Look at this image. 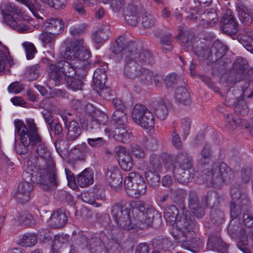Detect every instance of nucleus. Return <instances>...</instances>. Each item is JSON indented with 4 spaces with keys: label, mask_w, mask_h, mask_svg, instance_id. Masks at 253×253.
<instances>
[{
    "label": "nucleus",
    "mask_w": 253,
    "mask_h": 253,
    "mask_svg": "<svg viewBox=\"0 0 253 253\" xmlns=\"http://www.w3.org/2000/svg\"><path fill=\"white\" fill-rule=\"evenodd\" d=\"M116 152L121 168L125 171L130 170L133 167V163L129 153L123 146L117 147Z\"/></svg>",
    "instance_id": "obj_17"
},
{
    "label": "nucleus",
    "mask_w": 253,
    "mask_h": 253,
    "mask_svg": "<svg viewBox=\"0 0 253 253\" xmlns=\"http://www.w3.org/2000/svg\"><path fill=\"white\" fill-rule=\"evenodd\" d=\"M133 212L134 213L133 219L132 221V225L134 228V226L140 229H144L150 225L152 223V217L150 216L151 213L147 211H141L138 209H135Z\"/></svg>",
    "instance_id": "obj_13"
},
{
    "label": "nucleus",
    "mask_w": 253,
    "mask_h": 253,
    "mask_svg": "<svg viewBox=\"0 0 253 253\" xmlns=\"http://www.w3.org/2000/svg\"><path fill=\"white\" fill-rule=\"evenodd\" d=\"M87 142L90 146L94 148L100 147L105 145L106 142V140L101 137L94 138H88Z\"/></svg>",
    "instance_id": "obj_54"
},
{
    "label": "nucleus",
    "mask_w": 253,
    "mask_h": 253,
    "mask_svg": "<svg viewBox=\"0 0 253 253\" xmlns=\"http://www.w3.org/2000/svg\"><path fill=\"white\" fill-rule=\"evenodd\" d=\"M186 196L185 191L183 189H177L173 193V198L176 202H182Z\"/></svg>",
    "instance_id": "obj_58"
},
{
    "label": "nucleus",
    "mask_w": 253,
    "mask_h": 253,
    "mask_svg": "<svg viewBox=\"0 0 253 253\" xmlns=\"http://www.w3.org/2000/svg\"><path fill=\"white\" fill-rule=\"evenodd\" d=\"M2 22L19 33H25L29 30L28 25L25 23L18 24L13 17L9 14L3 13Z\"/></svg>",
    "instance_id": "obj_23"
},
{
    "label": "nucleus",
    "mask_w": 253,
    "mask_h": 253,
    "mask_svg": "<svg viewBox=\"0 0 253 253\" xmlns=\"http://www.w3.org/2000/svg\"><path fill=\"white\" fill-rule=\"evenodd\" d=\"M106 80L107 74L106 71L102 69H97L94 73L93 81L96 87L102 89L100 92V95L102 96H103V94L105 91H107V90H104ZM104 97L107 99L106 96L104 95Z\"/></svg>",
    "instance_id": "obj_20"
},
{
    "label": "nucleus",
    "mask_w": 253,
    "mask_h": 253,
    "mask_svg": "<svg viewBox=\"0 0 253 253\" xmlns=\"http://www.w3.org/2000/svg\"><path fill=\"white\" fill-rule=\"evenodd\" d=\"M35 173V182L38 183L41 188L45 191L51 190L56 187L59 184L53 163L46 165L45 168Z\"/></svg>",
    "instance_id": "obj_6"
},
{
    "label": "nucleus",
    "mask_w": 253,
    "mask_h": 253,
    "mask_svg": "<svg viewBox=\"0 0 253 253\" xmlns=\"http://www.w3.org/2000/svg\"><path fill=\"white\" fill-rule=\"evenodd\" d=\"M36 152L40 158L45 161L46 165L53 163L50 152L44 144H40L37 147Z\"/></svg>",
    "instance_id": "obj_38"
},
{
    "label": "nucleus",
    "mask_w": 253,
    "mask_h": 253,
    "mask_svg": "<svg viewBox=\"0 0 253 253\" xmlns=\"http://www.w3.org/2000/svg\"><path fill=\"white\" fill-rule=\"evenodd\" d=\"M211 51L214 53L217 58H220L225 54L226 47L219 42H214L211 48Z\"/></svg>",
    "instance_id": "obj_46"
},
{
    "label": "nucleus",
    "mask_w": 253,
    "mask_h": 253,
    "mask_svg": "<svg viewBox=\"0 0 253 253\" xmlns=\"http://www.w3.org/2000/svg\"><path fill=\"white\" fill-rule=\"evenodd\" d=\"M15 220L19 224L25 226H32L35 224L33 216L27 211H22L19 213Z\"/></svg>",
    "instance_id": "obj_34"
},
{
    "label": "nucleus",
    "mask_w": 253,
    "mask_h": 253,
    "mask_svg": "<svg viewBox=\"0 0 253 253\" xmlns=\"http://www.w3.org/2000/svg\"><path fill=\"white\" fill-rule=\"evenodd\" d=\"M171 40L169 36H164L161 40L163 50L169 51L172 49V45L171 43Z\"/></svg>",
    "instance_id": "obj_55"
},
{
    "label": "nucleus",
    "mask_w": 253,
    "mask_h": 253,
    "mask_svg": "<svg viewBox=\"0 0 253 253\" xmlns=\"http://www.w3.org/2000/svg\"><path fill=\"white\" fill-rule=\"evenodd\" d=\"M149 185L154 188L159 185L160 182V177L157 174L150 172L146 175Z\"/></svg>",
    "instance_id": "obj_51"
},
{
    "label": "nucleus",
    "mask_w": 253,
    "mask_h": 253,
    "mask_svg": "<svg viewBox=\"0 0 253 253\" xmlns=\"http://www.w3.org/2000/svg\"><path fill=\"white\" fill-rule=\"evenodd\" d=\"M40 70V66L39 65H35L30 67L28 69L29 73V78L30 80H36L39 76Z\"/></svg>",
    "instance_id": "obj_57"
},
{
    "label": "nucleus",
    "mask_w": 253,
    "mask_h": 253,
    "mask_svg": "<svg viewBox=\"0 0 253 253\" xmlns=\"http://www.w3.org/2000/svg\"><path fill=\"white\" fill-rule=\"evenodd\" d=\"M26 52V57L28 59H31L34 58L37 50L34 45L29 42H24L22 44Z\"/></svg>",
    "instance_id": "obj_48"
},
{
    "label": "nucleus",
    "mask_w": 253,
    "mask_h": 253,
    "mask_svg": "<svg viewBox=\"0 0 253 253\" xmlns=\"http://www.w3.org/2000/svg\"><path fill=\"white\" fill-rule=\"evenodd\" d=\"M127 42L124 37H119L116 42V43L112 47V51L115 54L121 53L122 57L124 50L126 49H128V50L132 52V49L136 48V43L134 42H129L127 44L125 48V46Z\"/></svg>",
    "instance_id": "obj_22"
},
{
    "label": "nucleus",
    "mask_w": 253,
    "mask_h": 253,
    "mask_svg": "<svg viewBox=\"0 0 253 253\" xmlns=\"http://www.w3.org/2000/svg\"><path fill=\"white\" fill-rule=\"evenodd\" d=\"M231 173L225 163H214L207 169L205 178L208 184L218 185L229 178Z\"/></svg>",
    "instance_id": "obj_8"
},
{
    "label": "nucleus",
    "mask_w": 253,
    "mask_h": 253,
    "mask_svg": "<svg viewBox=\"0 0 253 253\" xmlns=\"http://www.w3.org/2000/svg\"><path fill=\"white\" fill-rule=\"evenodd\" d=\"M132 52L126 49L123 53L122 59L125 63L124 74L126 77L129 79H134L138 77L139 73L142 72V67L137 65L132 60Z\"/></svg>",
    "instance_id": "obj_12"
},
{
    "label": "nucleus",
    "mask_w": 253,
    "mask_h": 253,
    "mask_svg": "<svg viewBox=\"0 0 253 253\" xmlns=\"http://www.w3.org/2000/svg\"><path fill=\"white\" fill-rule=\"evenodd\" d=\"M124 0H111V7L115 12H118L124 5Z\"/></svg>",
    "instance_id": "obj_63"
},
{
    "label": "nucleus",
    "mask_w": 253,
    "mask_h": 253,
    "mask_svg": "<svg viewBox=\"0 0 253 253\" xmlns=\"http://www.w3.org/2000/svg\"><path fill=\"white\" fill-rule=\"evenodd\" d=\"M175 98L179 102L184 104L190 103V96L187 89L183 86L177 88L175 92Z\"/></svg>",
    "instance_id": "obj_39"
},
{
    "label": "nucleus",
    "mask_w": 253,
    "mask_h": 253,
    "mask_svg": "<svg viewBox=\"0 0 253 253\" xmlns=\"http://www.w3.org/2000/svg\"><path fill=\"white\" fill-rule=\"evenodd\" d=\"M38 157L31 155L27 161V168L23 174L22 177L24 181L21 182L14 194V198L21 204H24L30 199L31 192L33 190L32 182H35L34 170L36 169Z\"/></svg>",
    "instance_id": "obj_2"
},
{
    "label": "nucleus",
    "mask_w": 253,
    "mask_h": 253,
    "mask_svg": "<svg viewBox=\"0 0 253 253\" xmlns=\"http://www.w3.org/2000/svg\"><path fill=\"white\" fill-rule=\"evenodd\" d=\"M203 26H212L218 21L217 14L214 9L208 10L201 14Z\"/></svg>",
    "instance_id": "obj_30"
},
{
    "label": "nucleus",
    "mask_w": 253,
    "mask_h": 253,
    "mask_svg": "<svg viewBox=\"0 0 253 253\" xmlns=\"http://www.w3.org/2000/svg\"><path fill=\"white\" fill-rule=\"evenodd\" d=\"M185 215V217H182L177 222L176 228L181 231L183 236V239L181 240L182 247L192 250L200 248L202 245V242L199 238H192L194 235L192 231L194 223L190 216V213L187 212Z\"/></svg>",
    "instance_id": "obj_4"
},
{
    "label": "nucleus",
    "mask_w": 253,
    "mask_h": 253,
    "mask_svg": "<svg viewBox=\"0 0 253 253\" xmlns=\"http://www.w3.org/2000/svg\"><path fill=\"white\" fill-rule=\"evenodd\" d=\"M67 221L66 214L61 211H55L49 219L50 225L54 228H60L63 227Z\"/></svg>",
    "instance_id": "obj_26"
},
{
    "label": "nucleus",
    "mask_w": 253,
    "mask_h": 253,
    "mask_svg": "<svg viewBox=\"0 0 253 253\" xmlns=\"http://www.w3.org/2000/svg\"><path fill=\"white\" fill-rule=\"evenodd\" d=\"M172 142L173 146L177 149L181 148L182 143L180 138L175 129L173 130L172 134Z\"/></svg>",
    "instance_id": "obj_61"
},
{
    "label": "nucleus",
    "mask_w": 253,
    "mask_h": 253,
    "mask_svg": "<svg viewBox=\"0 0 253 253\" xmlns=\"http://www.w3.org/2000/svg\"><path fill=\"white\" fill-rule=\"evenodd\" d=\"M189 207L197 217H201L204 214V210L200 205L197 196L194 192H191L189 194Z\"/></svg>",
    "instance_id": "obj_27"
},
{
    "label": "nucleus",
    "mask_w": 253,
    "mask_h": 253,
    "mask_svg": "<svg viewBox=\"0 0 253 253\" xmlns=\"http://www.w3.org/2000/svg\"><path fill=\"white\" fill-rule=\"evenodd\" d=\"M225 120L227 126L230 129H235L237 126L241 125L242 123V121L238 119L236 116H234L232 114L226 115Z\"/></svg>",
    "instance_id": "obj_44"
},
{
    "label": "nucleus",
    "mask_w": 253,
    "mask_h": 253,
    "mask_svg": "<svg viewBox=\"0 0 253 253\" xmlns=\"http://www.w3.org/2000/svg\"><path fill=\"white\" fill-rule=\"evenodd\" d=\"M250 201L247 197L241 198L240 199L233 202L230 205V213L233 218H236L241 213V207L246 209V207L249 205Z\"/></svg>",
    "instance_id": "obj_24"
},
{
    "label": "nucleus",
    "mask_w": 253,
    "mask_h": 253,
    "mask_svg": "<svg viewBox=\"0 0 253 253\" xmlns=\"http://www.w3.org/2000/svg\"><path fill=\"white\" fill-rule=\"evenodd\" d=\"M152 110L160 120H164L168 116V109L163 100L155 102L152 105Z\"/></svg>",
    "instance_id": "obj_29"
},
{
    "label": "nucleus",
    "mask_w": 253,
    "mask_h": 253,
    "mask_svg": "<svg viewBox=\"0 0 253 253\" xmlns=\"http://www.w3.org/2000/svg\"><path fill=\"white\" fill-rule=\"evenodd\" d=\"M224 213L218 209H212L211 212V218L214 224L219 225L223 222Z\"/></svg>",
    "instance_id": "obj_42"
},
{
    "label": "nucleus",
    "mask_w": 253,
    "mask_h": 253,
    "mask_svg": "<svg viewBox=\"0 0 253 253\" xmlns=\"http://www.w3.org/2000/svg\"><path fill=\"white\" fill-rule=\"evenodd\" d=\"M138 78L143 83L150 84L153 83L154 74L149 70L142 68Z\"/></svg>",
    "instance_id": "obj_41"
},
{
    "label": "nucleus",
    "mask_w": 253,
    "mask_h": 253,
    "mask_svg": "<svg viewBox=\"0 0 253 253\" xmlns=\"http://www.w3.org/2000/svg\"><path fill=\"white\" fill-rule=\"evenodd\" d=\"M106 176L107 182L113 187H117L122 183L121 173L118 168L111 167L109 168Z\"/></svg>",
    "instance_id": "obj_21"
},
{
    "label": "nucleus",
    "mask_w": 253,
    "mask_h": 253,
    "mask_svg": "<svg viewBox=\"0 0 253 253\" xmlns=\"http://www.w3.org/2000/svg\"><path fill=\"white\" fill-rule=\"evenodd\" d=\"M77 74L75 78L68 82V85L74 90H81L84 85V80L86 75V70L82 71L81 75Z\"/></svg>",
    "instance_id": "obj_32"
},
{
    "label": "nucleus",
    "mask_w": 253,
    "mask_h": 253,
    "mask_svg": "<svg viewBox=\"0 0 253 253\" xmlns=\"http://www.w3.org/2000/svg\"><path fill=\"white\" fill-rule=\"evenodd\" d=\"M112 120L116 123L115 126H126L127 117L125 110H115L112 115Z\"/></svg>",
    "instance_id": "obj_36"
},
{
    "label": "nucleus",
    "mask_w": 253,
    "mask_h": 253,
    "mask_svg": "<svg viewBox=\"0 0 253 253\" xmlns=\"http://www.w3.org/2000/svg\"><path fill=\"white\" fill-rule=\"evenodd\" d=\"M181 125L183 130L184 136L186 137L189 133L191 127V121L188 119H183L182 120Z\"/></svg>",
    "instance_id": "obj_62"
},
{
    "label": "nucleus",
    "mask_w": 253,
    "mask_h": 253,
    "mask_svg": "<svg viewBox=\"0 0 253 253\" xmlns=\"http://www.w3.org/2000/svg\"><path fill=\"white\" fill-rule=\"evenodd\" d=\"M43 4L53 7L56 9L63 8L66 5V0H45Z\"/></svg>",
    "instance_id": "obj_50"
},
{
    "label": "nucleus",
    "mask_w": 253,
    "mask_h": 253,
    "mask_svg": "<svg viewBox=\"0 0 253 253\" xmlns=\"http://www.w3.org/2000/svg\"><path fill=\"white\" fill-rule=\"evenodd\" d=\"M86 27L85 24H81L77 27H73L70 30V34L73 36H79L84 32Z\"/></svg>",
    "instance_id": "obj_59"
},
{
    "label": "nucleus",
    "mask_w": 253,
    "mask_h": 253,
    "mask_svg": "<svg viewBox=\"0 0 253 253\" xmlns=\"http://www.w3.org/2000/svg\"><path fill=\"white\" fill-rule=\"evenodd\" d=\"M112 216L118 226L122 229H133L130 218V211L126 204H117L112 209Z\"/></svg>",
    "instance_id": "obj_10"
},
{
    "label": "nucleus",
    "mask_w": 253,
    "mask_h": 253,
    "mask_svg": "<svg viewBox=\"0 0 253 253\" xmlns=\"http://www.w3.org/2000/svg\"><path fill=\"white\" fill-rule=\"evenodd\" d=\"M7 10L11 13L21 16L24 20H29V18L24 14V12L13 4H9L7 6Z\"/></svg>",
    "instance_id": "obj_53"
},
{
    "label": "nucleus",
    "mask_w": 253,
    "mask_h": 253,
    "mask_svg": "<svg viewBox=\"0 0 253 253\" xmlns=\"http://www.w3.org/2000/svg\"><path fill=\"white\" fill-rule=\"evenodd\" d=\"M57 33L44 32L40 35V39L45 44L54 42L56 38Z\"/></svg>",
    "instance_id": "obj_49"
},
{
    "label": "nucleus",
    "mask_w": 253,
    "mask_h": 253,
    "mask_svg": "<svg viewBox=\"0 0 253 253\" xmlns=\"http://www.w3.org/2000/svg\"><path fill=\"white\" fill-rule=\"evenodd\" d=\"M126 126H111L104 128V131L109 136L113 134L114 138L117 141L126 143L130 138V132L126 130Z\"/></svg>",
    "instance_id": "obj_14"
},
{
    "label": "nucleus",
    "mask_w": 253,
    "mask_h": 253,
    "mask_svg": "<svg viewBox=\"0 0 253 253\" xmlns=\"http://www.w3.org/2000/svg\"><path fill=\"white\" fill-rule=\"evenodd\" d=\"M90 54L83 39L73 41L66 47L64 55L65 58L72 63L63 60L56 64H50L47 67L50 81L57 85L61 83L64 76L72 78L80 74V70H87L89 67L88 59Z\"/></svg>",
    "instance_id": "obj_1"
},
{
    "label": "nucleus",
    "mask_w": 253,
    "mask_h": 253,
    "mask_svg": "<svg viewBox=\"0 0 253 253\" xmlns=\"http://www.w3.org/2000/svg\"><path fill=\"white\" fill-rule=\"evenodd\" d=\"M110 30L108 25L101 27L93 35L94 41L97 43H102L107 40L110 33Z\"/></svg>",
    "instance_id": "obj_33"
},
{
    "label": "nucleus",
    "mask_w": 253,
    "mask_h": 253,
    "mask_svg": "<svg viewBox=\"0 0 253 253\" xmlns=\"http://www.w3.org/2000/svg\"><path fill=\"white\" fill-rule=\"evenodd\" d=\"M131 118L133 122L145 129H151L155 124L153 115L147 108L142 104H135L131 111Z\"/></svg>",
    "instance_id": "obj_7"
},
{
    "label": "nucleus",
    "mask_w": 253,
    "mask_h": 253,
    "mask_svg": "<svg viewBox=\"0 0 253 253\" xmlns=\"http://www.w3.org/2000/svg\"><path fill=\"white\" fill-rule=\"evenodd\" d=\"M125 187L128 195L134 198H137L146 192V185L143 178L134 172L128 173L125 180Z\"/></svg>",
    "instance_id": "obj_9"
},
{
    "label": "nucleus",
    "mask_w": 253,
    "mask_h": 253,
    "mask_svg": "<svg viewBox=\"0 0 253 253\" xmlns=\"http://www.w3.org/2000/svg\"><path fill=\"white\" fill-rule=\"evenodd\" d=\"M173 176L179 182L184 183L190 181L193 168L187 156L180 154L175 158L172 164Z\"/></svg>",
    "instance_id": "obj_5"
},
{
    "label": "nucleus",
    "mask_w": 253,
    "mask_h": 253,
    "mask_svg": "<svg viewBox=\"0 0 253 253\" xmlns=\"http://www.w3.org/2000/svg\"><path fill=\"white\" fill-rule=\"evenodd\" d=\"M236 4L239 18L241 22L245 25H250L253 22V19L248 7L240 0H238Z\"/></svg>",
    "instance_id": "obj_18"
},
{
    "label": "nucleus",
    "mask_w": 253,
    "mask_h": 253,
    "mask_svg": "<svg viewBox=\"0 0 253 253\" xmlns=\"http://www.w3.org/2000/svg\"><path fill=\"white\" fill-rule=\"evenodd\" d=\"M3 53L4 52L0 53V73H7L9 72L13 61L8 51L6 54Z\"/></svg>",
    "instance_id": "obj_31"
},
{
    "label": "nucleus",
    "mask_w": 253,
    "mask_h": 253,
    "mask_svg": "<svg viewBox=\"0 0 253 253\" xmlns=\"http://www.w3.org/2000/svg\"><path fill=\"white\" fill-rule=\"evenodd\" d=\"M68 239L66 236L56 235L55 236L53 241V250H59L62 245L67 242Z\"/></svg>",
    "instance_id": "obj_52"
},
{
    "label": "nucleus",
    "mask_w": 253,
    "mask_h": 253,
    "mask_svg": "<svg viewBox=\"0 0 253 253\" xmlns=\"http://www.w3.org/2000/svg\"><path fill=\"white\" fill-rule=\"evenodd\" d=\"M77 181L81 187L91 185L93 182V173L91 170L86 169L77 176Z\"/></svg>",
    "instance_id": "obj_28"
},
{
    "label": "nucleus",
    "mask_w": 253,
    "mask_h": 253,
    "mask_svg": "<svg viewBox=\"0 0 253 253\" xmlns=\"http://www.w3.org/2000/svg\"><path fill=\"white\" fill-rule=\"evenodd\" d=\"M201 158L200 161L202 163H208L211 161L212 152L210 147L208 145H205L201 152Z\"/></svg>",
    "instance_id": "obj_47"
},
{
    "label": "nucleus",
    "mask_w": 253,
    "mask_h": 253,
    "mask_svg": "<svg viewBox=\"0 0 253 253\" xmlns=\"http://www.w3.org/2000/svg\"><path fill=\"white\" fill-rule=\"evenodd\" d=\"M26 125L21 121L15 122V134L20 136L22 145L19 147H24V150H20L17 146L16 150L17 153L22 155L24 154L26 149V147L30 144L34 145L42 142V138L38 133V128L32 119H29L26 121Z\"/></svg>",
    "instance_id": "obj_3"
},
{
    "label": "nucleus",
    "mask_w": 253,
    "mask_h": 253,
    "mask_svg": "<svg viewBox=\"0 0 253 253\" xmlns=\"http://www.w3.org/2000/svg\"><path fill=\"white\" fill-rule=\"evenodd\" d=\"M108 119V117L103 112L98 111L95 114L94 119L91 120L89 124L91 129H97L99 127V125H105Z\"/></svg>",
    "instance_id": "obj_37"
},
{
    "label": "nucleus",
    "mask_w": 253,
    "mask_h": 253,
    "mask_svg": "<svg viewBox=\"0 0 253 253\" xmlns=\"http://www.w3.org/2000/svg\"><path fill=\"white\" fill-rule=\"evenodd\" d=\"M237 39L248 51L253 53V39L252 38L246 33L238 35Z\"/></svg>",
    "instance_id": "obj_40"
},
{
    "label": "nucleus",
    "mask_w": 253,
    "mask_h": 253,
    "mask_svg": "<svg viewBox=\"0 0 253 253\" xmlns=\"http://www.w3.org/2000/svg\"><path fill=\"white\" fill-rule=\"evenodd\" d=\"M228 232L231 237L237 241L238 248L244 253H253L247 248L249 241L247 231L241 227L239 225H236L235 222L232 221L228 228Z\"/></svg>",
    "instance_id": "obj_11"
},
{
    "label": "nucleus",
    "mask_w": 253,
    "mask_h": 253,
    "mask_svg": "<svg viewBox=\"0 0 253 253\" xmlns=\"http://www.w3.org/2000/svg\"><path fill=\"white\" fill-rule=\"evenodd\" d=\"M87 151V148L85 144L82 145L79 148H75L71 151V153L77 155V158L79 159H82L85 153Z\"/></svg>",
    "instance_id": "obj_56"
},
{
    "label": "nucleus",
    "mask_w": 253,
    "mask_h": 253,
    "mask_svg": "<svg viewBox=\"0 0 253 253\" xmlns=\"http://www.w3.org/2000/svg\"><path fill=\"white\" fill-rule=\"evenodd\" d=\"M157 23V19L151 14H145L142 18V25L145 29H149L154 27Z\"/></svg>",
    "instance_id": "obj_43"
},
{
    "label": "nucleus",
    "mask_w": 253,
    "mask_h": 253,
    "mask_svg": "<svg viewBox=\"0 0 253 253\" xmlns=\"http://www.w3.org/2000/svg\"><path fill=\"white\" fill-rule=\"evenodd\" d=\"M67 129V137L70 140H74L81 134V129L79 124L75 121L65 122Z\"/></svg>",
    "instance_id": "obj_25"
},
{
    "label": "nucleus",
    "mask_w": 253,
    "mask_h": 253,
    "mask_svg": "<svg viewBox=\"0 0 253 253\" xmlns=\"http://www.w3.org/2000/svg\"><path fill=\"white\" fill-rule=\"evenodd\" d=\"M187 212L189 213L188 211H183L182 216L176 221V217L178 213V209L175 206L170 205L168 206L165 210L164 217L168 224L170 226H173L175 224H176V225L177 224V222L182 217H185V214Z\"/></svg>",
    "instance_id": "obj_19"
},
{
    "label": "nucleus",
    "mask_w": 253,
    "mask_h": 253,
    "mask_svg": "<svg viewBox=\"0 0 253 253\" xmlns=\"http://www.w3.org/2000/svg\"><path fill=\"white\" fill-rule=\"evenodd\" d=\"M48 27L53 30L55 33H61L64 27L62 21L59 19H52L49 20Z\"/></svg>",
    "instance_id": "obj_45"
},
{
    "label": "nucleus",
    "mask_w": 253,
    "mask_h": 253,
    "mask_svg": "<svg viewBox=\"0 0 253 253\" xmlns=\"http://www.w3.org/2000/svg\"><path fill=\"white\" fill-rule=\"evenodd\" d=\"M136 49V48L131 50L132 51L131 59L137 65L142 67L143 66L152 65L154 63V57L149 51L142 49L134 52Z\"/></svg>",
    "instance_id": "obj_16"
},
{
    "label": "nucleus",
    "mask_w": 253,
    "mask_h": 253,
    "mask_svg": "<svg viewBox=\"0 0 253 253\" xmlns=\"http://www.w3.org/2000/svg\"><path fill=\"white\" fill-rule=\"evenodd\" d=\"M222 29L230 36L235 35L238 32V24L230 10H227L222 19Z\"/></svg>",
    "instance_id": "obj_15"
},
{
    "label": "nucleus",
    "mask_w": 253,
    "mask_h": 253,
    "mask_svg": "<svg viewBox=\"0 0 253 253\" xmlns=\"http://www.w3.org/2000/svg\"><path fill=\"white\" fill-rule=\"evenodd\" d=\"M244 220L245 225L248 228L253 225V216L248 211H245L244 214Z\"/></svg>",
    "instance_id": "obj_64"
},
{
    "label": "nucleus",
    "mask_w": 253,
    "mask_h": 253,
    "mask_svg": "<svg viewBox=\"0 0 253 253\" xmlns=\"http://www.w3.org/2000/svg\"><path fill=\"white\" fill-rule=\"evenodd\" d=\"M38 242L37 236L34 234L27 233L21 236L18 244L23 247H32Z\"/></svg>",
    "instance_id": "obj_35"
},
{
    "label": "nucleus",
    "mask_w": 253,
    "mask_h": 253,
    "mask_svg": "<svg viewBox=\"0 0 253 253\" xmlns=\"http://www.w3.org/2000/svg\"><path fill=\"white\" fill-rule=\"evenodd\" d=\"M7 89L10 93H18L23 89V87L19 82H16L11 83L8 86Z\"/></svg>",
    "instance_id": "obj_60"
}]
</instances>
